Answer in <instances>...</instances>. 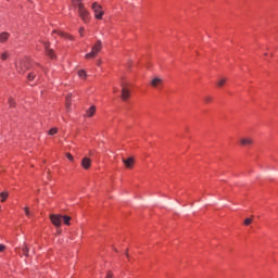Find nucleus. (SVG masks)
<instances>
[{
    "instance_id": "obj_1",
    "label": "nucleus",
    "mask_w": 278,
    "mask_h": 278,
    "mask_svg": "<svg viewBox=\"0 0 278 278\" xmlns=\"http://www.w3.org/2000/svg\"><path fill=\"white\" fill-rule=\"evenodd\" d=\"M101 49H103V42H101V40H97L92 46L91 51L85 55L86 60H94V58L101 53Z\"/></svg>"
},
{
    "instance_id": "obj_2",
    "label": "nucleus",
    "mask_w": 278,
    "mask_h": 278,
    "mask_svg": "<svg viewBox=\"0 0 278 278\" xmlns=\"http://www.w3.org/2000/svg\"><path fill=\"white\" fill-rule=\"evenodd\" d=\"M91 10L94 14V18H97L98 21H101L103 18V14L105 13L103 12V7L99 4V2H93L91 4Z\"/></svg>"
},
{
    "instance_id": "obj_3",
    "label": "nucleus",
    "mask_w": 278,
    "mask_h": 278,
    "mask_svg": "<svg viewBox=\"0 0 278 278\" xmlns=\"http://www.w3.org/2000/svg\"><path fill=\"white\" fill-rule=\"evenodd\" d=\"M77 8H78V14L81 21H84V23H88V21H90V12L86 10V7L81 2L77 4Z\"/></svg>"
},
{
    "instance_id": "obj_4",
    "label": "nucleus",
    "mask_w": 278,
    "mask_h": 278,
    "mask_svg": "<svg viewBox=\"0 0 278 278\" xmlns=\"http://www.w3.org/2000/svg\"><path fill=\"white\" fill-rule=\"evenodd\" d=\"M15 68L17 73L23 74L25 71H28L29 68V61L28 60H22L20 62L15 63Z\"/></svg>"
},
{
    "instance_id": "obj_5",
    "label": "nucleus",
    "mask_w": 278,
    "mask_h": 278,
    "mask_svg": "<svg viewBox=\"0 0 278 278\" xmlns=\"http://www.w3.org/2000/svg\"><path fill=\"white\" fill-rule=\"evenodd\" d=\"M121 88H122V100L128 101L129 97H131L130 90H129V84L121 83Z\"/></svg>"
},
{
    "instance_id": "obj_6",
    "label": "nucleus",
    "mask_w": 278,
    "mask_h": 278,
    "mask_svg": "<svg viewBox=\"0 0 278 278\" xmlns=\"http://www.w3.org/2000/svg\"><path fill=\"white\" fill-rule=\"evenodd\" d=\"M50 220L54 227L62 226V215H50Z\"/></svg>"
},
{
    "instance_id": "obj_7",
    "label": "nucleus",
    "mask_w": 278,
    "mask_h": 278,
    "mask_svg": "<svg viewBox=\"0 0 278 278\" xmlns=\"http://www.w3.org/2000/svg\"><path fill=\"white\" fill-rule=\"evenodd\" d=\"M43 46L46 48V53L51 60H55V53H53V49L49 48V42H43Z\"/></svg>"
},
{
    "instance_id": "obj_8",
    "label": "nucleus",
    "mask_w": 278,
    "mask_h": 278,
    "mask_svg": "<svg viewBox=\"0 0 278 278\" xmlns=\"http://www.w3.org/2000/svg\"><path fill=\"white\" fill-rule=\"evenodd\" d=\"M81 166L85 170H88V168H90V166H92V160H90L89 157H84L81 160Z\"/></svg>"
},
{
    "instance_id": "obj_9",
    "label": "nucleus",
    "mask_w": 278,
    "mask_h": 278,
    "mask_svg": "<svg viewBox=\"0 0 278 278\" xmlns=\"http://www.w3.org/2000/svg\"><path fill=\"white\" fill-rule=\"evenodd\" d=\"M163 81H164V80H162V78H160V77H154V78L151 80L150 85L152 86V88H160V86H162Z\"/></svg>"
},
{
    "instance_id": "obj_10",
    "label": "nucleus",
    "mask_w": 278,
    "mask_h": 278,
    "mask_svg": "<svg viewBox=\"0 0 278 278\" xmlns=\"http://www.w3.org/2000/svg\"><path fill=\"white\" fill-rule=\"evenodd\" d=\"M122 162L126 168H134V157L123 159Z\"/></svg>"
},
{
    "instance_id": "obj_11",
    "label": "nucleus",
    "mask_w": 278,
    "mask_h": 278,
    "mask_svg": "<svg viewBox=\"0 0 278 278\" xmlns=\"http://www.w3.org/2000/svg\"><path fill=\"white\" fill-rule=\"evenodd\" d=\"M97 112V106L92 105L87 110V116L88 118H92Z\"/></svg>"
},
{
    "instance_id": "obj_12",
    "label": "nucleus",
    "mask_w": 278,
    "mask_h": 278,
    "mask_svg": "<svg viewBox=\"0 0 278 278\" xmlns=\"http://www.w3.org/2000/svg\"><path fill=\"white\" fill-rule=\"evenodd\" d=\"M240 142H241L242 147H249V146L253 144V139H251V138H242L240 140Z\"/></svg>"
},
{
    "instance_id": "obj_13",
    "label": "nucleus",
    "mask_w": 278,
    "mask_h": 278,
    "mask_svg": "<svg viewBox=\"0 0 278 278\" xmlns=\"http://www.w3.org/2000/svg\"><path fill=\"white\" fill-rule=\"evenodd\" d=\"M225 84H227V77H219L216 81V86L218 88H223V86H225Z\"/></svg>"
},
{
    "instance_id": "obj_14",
    "label": "nucleus",
    "mask_w": 278,
    "mask_h": 278,
    "mask_svg": "<svg viewBox=\"0 0 278 278\" xmlns=\"http://www.w3.org/2000/svg\"><path fill=\"white\" fill-rule=\"evenodd\" d=\"M72 97H73L72 93H70V94L66 96L65 108H66L67 112L71 111V99H72Z\"/></svg>"
},
{
    "instance_id": "obj_15",
    "label": "nucleus",
    "mask_w": 278,
    "mask_h": 278,
    "mask_svg": "<svg viewBox=\"0 0 278 278\" xmlns=\"http://www.w3.org/2000/svg\"><path fill=\"white\" fill-rule=\"evenodd\" d=\"M10 38L9 33H1L0 34V42H8V39Z\"/></svg>"
},
{
    "instance_id": "obj_16",
    "label": "nucleus",
    "mask_w": 278,
    "mask_h": 278,
    "mask_svg": "<svg viewBox=\"0 0 278 278\" xmlns=\"http://www.w3.org/2000/svg\"><path fill=\"white\" fill-rule=\"evenodd\" d=\"M22 253L25 255V257H29V247H27L25 243L22 247Z\"/></svg>"
},
{
    "instance_id": "obj_17",
    "label": "nucleus",
    "mask_w": 278,
    "mask_h": 278,
    "mask_svg": "<svg viewBox=\"0 0 278 278\" xmlns=\"http://www.w3.org/2000/svg\"><path fill=\"white\" fill-rule=\"evenodd\" d=\"M8 58H10V52L8 51H3L0 53V59L5 62V60H8Z\"/></svg>"
},
{
    "instance_id": "obj_18",
    "label": "nucleus",
    "mask_w": 278,
    "mask_h": 278,
    "mask_svg": "<svg viewBox=\"0 0 278 278\" xmlns=\"http://www.w3.org/2000/svg\"><path fill=\"white\" fill-rule=\"evenodd\" d=\"M62 220H63L64 225H71V216L64 215V216H62Z\"/></svg>"
},
{
    "instance_id": "obj_19",
    "label": "nucleus",
    "mask_w": 278,
    "mask_h": 278,
    "mask_svg": "<svg viewBox=\"0 0 278 278\" xmlns=\"http://www.w3.org/2000/svg\"><path fill=\"white\" fill-rule=\"evenodd\" d=\"M78 76L80 77V79H86V77H88V74H86V71L80 70L78 72Z\"/></svg>"
},
{
    "instance_id": "obj_20",
    "label": "nucleus",
    "mask_w": 278,
    "mask_h": 278,
    "mask_svg": "<svg viewBox=\"0 0 278 278\" xmlns=\"http://www.w3.org/2000/svg\"><path fill=\"white\" fill-rule=\"evenodd\" d=\"M27 79L28 81H34V79H36V73L31 72L27 75Z\"/></svg>"
},
{
    "instance_id": "obj_21",
    "label": "nucleus",
    "mask_w": 278,
    "mask_h": 278,
    "mask_svg": "<svg viewBox=\"0 0 278 278\" xmlns=\"http://www.w3.org/2000/svg\"><path fill=\"white\" fill-rule=\"evenodd\" d=\"M0 197H1V202L4 203L5 199H8V197H9V193L3 191L0 193Z\"/></svg>"
},
{
    "instance_id": "obj_22",
    "label": "nucleus",
    "mask_w": 278,
    "mask_h": 278,
    "mask_svg": "<svg viewBox=\"0 0 278 278\" xmlns=\"http://www.w3.org/2000/svg\"><path fill=\"white\" fill-rule=\"evenodd\" d=\"M251 223H253V218H245L244 222H243V225L249 227V225H251Z\"/></svg>"
},
{
    "instance_id": "obj_23",
    "label": "nucleus",
    "mask_w": 278,
    "mask_h": 278,
    "mask_svg": "<svg viewBox=\"0 0 278 278\" xmlns=\"http://www.w3.org/2000/svg\"><path fill=\"white\" fill-rule=\"evenodd\" d=\"M49 136H55V134H58V128H52L49 130Z\"/></svg>"
},
{
    "instance_id": "obj_24",
    "label": "nucleus",
    "mask_w": 278,
    "mask_h": 278,
    "mask_svg": "<svg viewBox=\"0 0 278 278\" xmlns=\"http://www.w3.org/2000/svg\"><path fill=\"white\" fill-rule=\"evenodd\" d=\"M24 212H25V214H26V216H28V218L29 217H31V212L29 211V207H24Z\"/></svg>"
},
{
    "instance_id": "obj_25",
    "label": "nucleus",
    "mask_w": 278,
    "mask_h": 278,
    "mask_svg": "<svg viewBox=\"0 0 278 278\" xmlns=\"http://www.w3.org/2000/svg\"><path fill=\"white\" fill-rule=\"evenodd\" d=\"M9 105L10 108H14V105H16V102L12 98H9Z\"/></svg>"
},
{
    "instance_id": "obj_26",
    "label": "nucleus",
    "mask_w": 278,
    "mask_h": 278,
    "mask_svg": "<svg viewBox=\"0 0 278 278\" xmlns=\"http://www.w3.org/2000/svg\"><path fill=\"white\" fill-rule=\"evenodd\" d=\"M212 97L207 96L204 98L205 103H212Z\"/></svg>"
},
{
    "instance_id": "obj_27",
    "label": "nucleus",
    "mask_w": 278,
    "mask_h": 278,
    "mask_svg": "<svg viewBox=\"0 0 278 278\" xmlns=\"http://www.w3.org/2000/svg\"><path fill=\"white\" fill-rule=\"evenodd\" d=\"M66 157H67V160H70V162H73V160H74L73 154H71V153H66Z\"/></svg>"
},
{
    "instance_id": "obj_28",
    "label": "nucleus",
    "mask_w": 278,
    "mask_h": 278,
    "mask_svg": "<svg viewBox=\"0 0 278 278\" xmlns=\"http://www.w3.org/2000/svg\"><path fill=\"white\" fill-rule=\"evenodd\" d=\"M3 251H5V245L0 244V253H3Z\"/></svg>"
},
{
    "instance_id": "obj_29",
    "label": "nucleus",
    "mask_w": 278,
    "mask_h": 278,
    "mask_svg": "<svg viewBox=\"0 0 278 278\" xmlns=\"http://www.w3.org/2000/svg\"><path fill=\"white\" fill-rule=\"evenodd\" d=\"M105 278H114V275H112V271H109Z\"/></svg>"
},
{
    "instance_id": "obj_30",
    "label": "nucleus",
    "mask_w": 278,
    "mask_h": 278,
    "mask_svg": "<svg viewBox=\"0 0 278 278\" xmlns=\"http://www.w3.org/2000/svg\"><path fill=\"white\" fill-rule=\"evenodd\" d=\"M74 5H77L78 3H81V0H73Z\"/></svg>"
},
{
    "instance_id": "obj_31",
    "label": "nucleus",
    "mask_w": 278,
    "mask_h": 278,
    "mask_svg": "<svg viewBox=\"0 0 278 278\" xmlns=\"http://www.w3.org/2000/svg\"><path fill=\"white\" fill-rule=\"evenodd\" d=\"M80 36H84V27L79 28Z\"/></svg>"
},
{
    "instance_id": "obj_32",
    "label": "nucleus",
    "mask_w": 278,
    "mask_h": 278,
    "mask_svg": "<svg viewBox=\"0 0 278 278\" xmlns=\"http://www.w3.org/2000/svg\"><path fill=\"white\" fill-rule=\"evenodd\" d=\"M113 92H118V88L113 87Z\"/></svg>"
},
{
    "instance_id": "obj_33",
    "label": "nucleus",
    "mask_w": 278,
    "mask_h": 278,
    "mask_svg": "<svg viewBox=\"0 0 278 278\" xmlns=\"http://www.w3.org/2000/svg\"><path fill=\"white\" fill-rule=\"evenodd\" d=\"M20 251H21V249H18V248L15 249L16 253H21Z\"/></svg>"
},
{
    "instance_id": "obj_34",
    "label": "nucleus",
    "mask_w": 278,
    "mask_h": 278,
    "mask_svg": "<svg viewBox=\"0 0 278 278\" xmlns=\"http://www.w3.org/2000/svg\"><path fill=\"white\" fill-rule=\"evenodd\" d=\"M60 34V36H64V33H59Z\"/></svg>"
},
{
    "instance_id": "obj_35",
    "label": "nucleus",
    "mask_w": 278,
    "mask_h": 278,
    "mask_svg": "<svg viewBox=\"0 0 278 278\" xmlns=\"http://www.w3.org/2000/svg\"><path fill=\"white\" fill-rule=\"evenodd\" d=\"M126 255L129 257V253H126Z\"/></svg>"
}]
</instances>
